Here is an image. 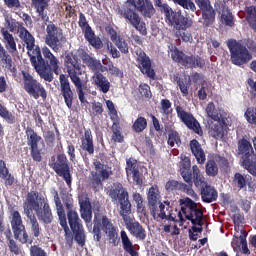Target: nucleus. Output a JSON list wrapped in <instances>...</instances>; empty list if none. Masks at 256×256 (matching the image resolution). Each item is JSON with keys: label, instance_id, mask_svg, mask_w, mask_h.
<instances>
[{"label": "nucleus", "instance_id": "obj_32", "mask_svg": "<svg viewBox=\"0 0 256 256\" xmlns=\"http://www.w3.org/2000/svg\"><path fill=\"white\" fill-rule=\"evenodd\" d=\"M0 179L4 180L5 187H11L15 183V177L9 172L6 162L0 159Z\"/></svg>", "mask_w": 256, "mask_h": 256}, {"label": "nucleus", "instance_id": "obj_27", "mask_svg": "<svg viewBox=\"0 0 256 256\" xmlns=\"http://www.w3.org/2000/svg\"><path fill=\"white\" fill-rule=\"evenodd\" d=\"M103 223H104V232L106 233L109 239L110 245H112V247H118L120 243V238L116 231L115 226L112 224L111 220L105 219L103 220Z\"/></svg>", "mask_w": 256, "mask_h": 256}, {"label": "nucleus", "instance_id": "obj_6", "mask_svg": "<svg viewBox=\"0 0 256 256\" xmlns=\"http://www.w3.org/2000/svg\"><path fill=\"white\" fill-rule=\"evenodd\" d=\"M227 45L231 53L232 64L236 66L248 64L252 60V54H256V42L249 38L245 39L243 43L230 39Z\"/></svg>", "mask_w": 256, "mask_h": 256}, {"label": "nucleus", "instance_id": "obj_53", "mask_svg": "<svg viewBox=\"0 0 256 256\" xmlns=\"http://www.w3.org/2000/svg\"><path fill=\"white\" fill-rule=\"evenodd\" d=\"M103 179H101L100 174L97 172H92V178H91V187L95 192H99L103 189Z\"/></svg>", "mask_w": 256, "mask_h": 256}, {"label": "nucleus", "instance_id": "obj_18", "mask_svg": "<svg viewBox=\"0 0 256 256\" xmlns=\"http://www.w3.org/2000/svg\"><path fill=\"white\" fill-rule=\"evenodd\" d=\"M131 213H132V209L120 215L122 216V219L126 225V228L131 233V235H133V237H136V239H139L140 241H145L147 237L146 230L138 221L135 220V218H132L130 216Z\"/></svg>", "mask_w": 256, "mask_h": 256}, {"label": "nucleus", "instance_id": "obj_16", "mask_svg": "<svg viewBox=\"0 0 256 256\" xmlns=\"http://www.w3.org/2000/svg\"><path fill=\"white\" fill-rule=\"evenodd\" d=\"M78 26L82 29L84 33V39L91 45L94 49L100 50L103 47V42L99 36L95 34L92 27L89 25L87 18L84 13L80 12L78 17Z\"/></svg>", "mask_w": 256, "mask_h": 256}, {"label": "nucleus", "instance_id": "obj_10", "mask_svg": "<svg viewBox=\"0 0 256 256\" xmlns=\"http://www.w3.org/2000/svg\"><path fill=\"white\" fill-rule=\"evenodd\" d=\"M239 155H242V167L252 176L256 177V155L252 144L246 138L238 141Z\"/></svg>", "mask_w": 256, "mask_h": 256}, {"label": "nucleus", "instance_id": "obj_14", "mask_svg": "<svg viewBox=\"0 0 256 256\" xmlns=\"http://www.w3.org/2000/svg\"><path fill=\"white\" fill-rule=\"evenodd\" d=\"M10 225L12 227V233H14V239H16V241L22 243V245H32L33 238L28 234L19 211H12V216L10 217Z\"/></svg>", "mask_w": 256, "mask_h": 256}, {"label": "nucleus", "instance_id": "obj_40", "mask_svg": "<svg viewBox=\"0 0 256 256\" xmlns=\"http://www.w3.org/2000/svg\"><path fill=\"white\" fill-rule=\"evenodd\" d=\"M161 195L158 188V185H152V187L149 189L147 200H148V206L161 203L160 201Z\"/></svg>", "mask_w": 256, "mask_h": 256}, {"label": "nucleus", "instance_id": "obj_33", "mask_svg": "<svg viewBox=\"0 0 256 256\" xmlns=\"http://www.w3.org/2000/svg\"><path fill=\"white\" fill-rule=\"evenodd\" d=\"M80 217L84 219L86 223H91L92 221V205L88 198L80 200Z\"/></svg>", "mask_w": 256, "mask_h": 256}, {"label": "nucleus", "instance_id": "obj_8", "mask_svg": "<svg viewBox=\"0 0 256 256\" xmlns=\"http://www.w3.org/2000/svg\"><path fill=\"white\" fill-rule=\"evenodd\" d=\"M154 4L165 15V22L173 26L176 30L186 29L192 26L188 17H185L181 11H174L168 3H163L162 0H154Z\"/></svg>", "mask_w": 256, "mask_h": 256}, {"label": "nucleus", "instance_id": "obj_47", "mask_svg": "<svg viewBox=\"0 0 256 256\" xmlns=\"http://www.w3.org/2000/svg\"><path fill=\"white\" fill-rule=\"evenodd\" d=\"M0 117L5 120L7 124L13 125L16 123L15 115L2 104H0Z\"/></svg>", "mask_w": 256, "mask_h": 256}, {"label": "nucleus", "instance_id": "obj_24", "mask_svg": "<svg viewBox=\"0 0 256 256\" xmlns=\"http://www.w3.org/2000/svg\"><path fill=\"white\" fill-rule=\"evenodd\" d=\"M106 32L109 34L111 41L116 45L122 54L129 53V45L123 36L118 34V32L112 26L106 27Z\"/></svg>", "mask_w": 256, "mask_h": 256}, {"label": "nucleus", "instance_id": "obj_1", "mask_svg": "<svg viewBox=\"0 0 256 256\" xmlns=\"http://www.w3.org/2000/svg\"><path fill=\"white\" fill-rule=\"evenodd\" d=\"M64 67L66 68L68 76L60 74V93L62 94V97H64L66 107H68V109H72L74 93L71 89L69 78L72 84H74V87H76L78 100H80V103L82 104L87 103L84 92V90L87 89V82L83 79L81 60L77 55L73 53L66 54V56H64Z\"/></svg>", "mask_w": 256, "mask_h": 256}, {"label": "nucleus", "instance_id": "obj_17", "mask_svg": "<svg viewBox=\"0 0 256 256\" xmlns=\"http://www.w3.org/2000/svg\"><path fill=\"white\" fill-rule=\"evenodd\" d=\"M52 170L56 172V175L62 177L64 181H66V185L71 187L72 185V175L69 166V160L67 159L65 154H58L56 157V162L51 165Z\"/></svg>", "mask_w": 256, "mask_h": 256}, {"label": "nucleus", "instance_id": "obj_34", "mask_svg": "<svg viewBox=\"0 0 256 256\" xmlns=\"http://www.w3.org/2000/svg\"><path fill=\"white\" fill-rule=\"evenodd\" d=\"M190 148L192 151L193 156H195L198 164H204L206 161V155L205 152L203 151L200 143L198 142V140L193 139L190 142Z\"/></svg>", "mask_w": 256, "mask_h": 256}, {"label": "nucleus", "instance_id": "obj_57", "mask_svg": "<svg viewBox=\"0 0 256 256\" xmlns=\"http://www.w3.org/2000/svg\"><path fill=\"white\" fill-rule=\"evenodd\" d=\"M133 201L137 204V212L143 214L145 212V204L142 195L138 192H134Z\"/></svg>", "mask_w": 256, "mask_h": 256}, {"label": "nucleus", "instance_id": "obj_43", "mask_svg": "<svg viewBox=\"0 0 256 256\" xmlns=\"http://www.w3.org/2000/svg\"><path fill=\"white\" fill-rule=\"evenodd\" d=\"M60 227L64 229V241H66V247L68 249H72L73 247V234L69 229V226L67 224V218L64 220H60Z\"/></svg>", "mask_w": 256, "mask_h": 256}, {"label": "nucleus", "instance_id": "obj_19", "mask_svg": "<svg viewBox=\"0 0 256 256\" xmlns=\"http://www.w3.org/2000/svg\"><path fill=\"white\" fill-rule=\"evenodd\" d=\"M176 112L178 118L189 130L193 131L200 137L203 136L201 125L192 113L185 111V109L180 105L176 106Z\"/></svg>", "mask_w": 256, "mask_h": 256}, {"label": "nucleus", "instance_id": "obj_38", "mask_svg": "<svg viewBox=\"0 0 256 256\" xmlns=\"http://www.w3.org/2000/svg\"><path fill=\"white\" fill-rule=\"evenodd\" d=\"M150 213L155 220L166 218V212H164L165 205L162 202L156 203L154 205H148Z\"/></svg>", "mask_w": 256, "mask_h": 256}, {"label": "nucleus", "instance_id": "obj_2", "mask_svg": "<svg viewBox=\"0 0 256 256\" xmlns=\"http://www.w3.org/2000/svg\"><path fill=\"white\" fill-rule=\"evenodd\" d=\"M31 6L36 11V22L46 25V38L44 43L50 47L54 53H59L67 42L63 29L50 21L49 6L50 0H30Z\"/></svg>", "mask_w": 256, "mask_h": 256}, {"label": "nucleus", "instance_id": "obj_41", "mask_svg": "<svg viewBox=\"0 0 256 256\" xmlns=\"http://www.w3.org/2000/svg\"><path fill=\"white\" fill-rule=\"evenodd\" d=\"M96 173L101 175L103 181L108 180L112 175V170L107 165L105 166L101 161L97 160L94 162Z\"/></svg>", "mask_w": 256, "mask_h": 256}, {"label": "nucleus", "instance_id": "obj_42", "mask_svg": "<svg viewBox=\"0 0 256 256\" xmlns=\"http://www.w3.org/2000/svg\"><path fill=\"white\" fill-rule=\"evenodd\" d=\"M246 13V21L250 25V28L256 32V6H246L245 7Z\"/></svg>", "mask_w": 256, "mask_h": 256}, {"label": "nucleus", "instance_id": "obj_61", "mask_svg": "<svg viewBox=\"0 0 256 256\" xmlns=\"http://www.w3.org/2000/svg\"><path fill=\"white\" fill-rule=\"evenodd\" d=\"M161 110L164 115L169 116L172 114V102L169 99H162L161 100Z\"/></svg>", "mask_w": 256, "mask_h": 256}, {"label": "nucleus", "instance_id": "obj_36", "mask_svg": "<svg viewBox=\"0 0 256 256\" xmlns=\"http://www.w3.org/2000/svg\"><path fill=\"white\" fill-rule=\"evenodd\" d=\"M164 204L167 206L166 210L168 213H166V218H165L167 221H174V223H178V220H177V215H178L180 223H185L186 220L183 217L182 211L173 209L169 201H165Z\"/></svg>", "mask_w": 256, "mask_h": 256}, {"label": "nucleus", "instance_id": "obj_11", "mask_svg": "<svg viewBox=\"0 0 256 256\" xmlns=\"http://www.w3.org/2000/svg\"><path fill=\"white\" fill-rule=\"evenodd\" d=\"M22 81L24 82V91H26L30 97L34 100H39V98H42V101L47 100V90L28 71L22 70Z\"/></svg>", "mask_w": 256, "mask_h": 256}, {"label": "nucleus", "instance_id": "obj_50", "mask_svg": "<svg viewBox=\"0 0 256 256\" xmlns=\"http://www.w3.org/2000/svg\"><path fill=\"white\" fill-rule=\"evenodd\" d=\"M5 24L7 25V29L10 30V32L12 33L17 31V33L19 34L22 28H25L23 23L17 21L16 19H5Z\"/></svg>", "mask_w": 256, "mask_h": 256}, {"label": "nucleus", "instance_id": "obj_39", "mask_svg": "<svg viewBox=\"0 0 256 256\" xmlns=\"http://www.w3.org/2000/svg\"><path fill=\"white\" fill-rule=\"evenodd\" d=\"M121 239L123 248L126 251V253H129V255L131 256H138V253L136 252L134 245L131 242L125 230L121 231Z\"/></svg>", "mask_w": 256, "mask_h": 256}, {"label": "nucleus", "instance_id": "obj_23", "mask_svg": "<svg viewBox=\"0 0 256 256\" xmlns=\"http://www.w3.org/2000/svg\"><path fill=\"white\" fill-rule=\"evenodd\" d=\"M0 65L3 69L12 73V77H17V67L9 52L0 44Z\"/></svg>", "mask_w": 256, "mask_h": 256}, {"label": "nucleus", "instance_id": "obj_31", "mask_svg": "<svg viewBox=\"0 0 256 256\" xmlns=\"http://www.w3.org/2000/svg\"><path fill=\"white\" fill-rule=\"evenodd\" d=\"M180 174L185 182H190V177H192L191 171V160L187 156H182L179 162Z\"/></svg>", "mask_w": 256, "mask_h": 256}, {"label": "nucleus", "instance_id": "obj_64", "mask_svg": "<svg viewBox=\"0 0 256 256\" xmlns=\"http://www.w3.org/2000/svg\"><path fill=\"white\" fill-rule=\"evenodd\" d=\"M30 256H48V254L39 245H34L30 246Z\"/></svg>", "mask_w": 256, "mask_h": 256}, {"label": "nucleus", "instance_id": "obj_28", "mask_svg": "<svg viewBox=\"0 0 256 256\" xmlns=\"http://www.w3.org/2000/svg\"><path fill=\"white\" fill-rule=\"evenodd\" d=\"M201 200L203 203L211 204L218 199V192L215 187L206 184L200 190Z\"/></svg>", "mask_w": 256, "mask_h": 256}, {"label": "nucleus", "instance_id": "obj_26", "mask_svg": "<svg viewBox=\"0 0 256 256\" xmlns=\"http://www.w3.org/2000/svg\"><path fill=\"white\" fill-rule=\"evenodd\" d=\"M226 121L227 118H221L218 120H214V123L210 125V134L214 139H223L228 127Z\"/></svg>", "mask_w": 256, "mask_h": 256}, {"label": "nucleus", "instance_id": "obj_15", "mask_svg": "<svg viewBox=\"0 0 256 256\" xmlns=\"http://www.w3.org/2000/svg\"><path fill=\"white\" fill-rule=\"evenodd\" d=\"M181 212L185 215V221H191L192 225H203V212L198 208V205L191 198L181 199Z\"/></svg>", "mask_w": 256, "mask_h": 256}, {"label": "nucleus", "instance_id": "obj_45", "mask_svg": "<svg viewBox=\"0 0 256 256\" xmlns=\"http://www.w3.org/2000/svg\"><path fill=\"white\" fill-rule=\"evenodd\" d=\"M221 22L227 27H234L235 20L232 12L228 8H224L221 14Z\"/></svg>", "mask_w": 256, "mask_h": 256}, {"label": "nucleus", "instance_id": "obj_3", "mask_svg": "<svg viewBox=\"0 0 256 256\" xmlns=\"http://www.w3.org/2000/svg\"><path fill=\"white\" fill-rule=\"evenodd\" d=\"M136 10L144 18L151 19L155 15L156 9L151 0H127L124 6L118 9V14L126 19L140 35L147 36V25Z\"/></svg>", "mask_w": 256, "mask_h": 256}, {"label": "nucleus", "instance_id": "obj_4", "mask_svg": "<svg viewBox=\"0 0 256 256\" xmlns=\"http://www.w3.org/2000/svg\"><path fill=\"white\" fill-rule=\"evenodd\" d=\"M30 63H32V67H34L40 79L48 83L53 82V73L59 75V59L47 46L42 47V51L39 48L30 59Z\"/></svg>", "mask_w": 256, "mask_h": 256}, {"label": "nucleus", "instance_id": "obj_22", "mask_svg": "<svg viewBox=\"0 0 256 256\" xmlns=\"http://www.w3.org/2000/svg\"><path fill=\"white\" fill-rule=\"evenodd\" d=\"M20 40L26 44V50H28V57L30 60L33 58L34 54L40 49L39 45H35V37L29 32V30L24 27L18 33Z\"/></svg>", "mask_w": 256, "mask_h": 256}, {"label": "nucleus", "instance_id": "obj_60", "mask_svg": "<svg viewBox=\"0 0 256 256\" xmlns=\"http://www.w3.org/2000/svg\"><path fill=\"white\" fill-rule=\"evenodd\" d=\"M174 81L177 83L178 87L180 88L183 97H187L189 95L188 84L183 79H181L179 76H175Z\"/></svg>", "mask_w": 256, "mask_h": 256}, {"label": "nucleus", "instance_id": "obj_63", "mask_svg": "<svg viewBox=\"0 0 256 256\" xmlns=\"http://www.w3.org/2000/svg\"><path fill=\"white\" fill-rule=\"evenodd\" d=\"M245 116L250 124L256 125V108L249 107L245 112Z\"/></svg>", "mask_w": 256, "mask_h": 256}, {"label": "nucleus", "instance_id": "obj_21", "mask_svg": "<svg viewBox=\"0 0 256 256\" xmlns=\"http://www.w3.org/2000/svg\"><path fill=\"white\" fill-rule=\"evenodd\" d=\"M136 55V62L138 63V68L140 69L141 73L146 75L148 78L155 80L156 72L152 68V61L150 57L141 48L136 51Z\"/></svg>", "mask_w": 256, "mask_h": 256}, {"label": "nucleus", "instance_id": "obj_51", "mask_svg": "<svg viewBox=\"0 0 256 256\" xmlns=\"http://www.w3.org/2000/svg\"><path fill=\"white\" fill-rule=\"evenodd\" d=\"M54 203L56 204V213L58 214L59 221H63L64 219H67L64 207L62 205L61 199L56 192V195H54Z\"/></svg>", "mask_w": 256, "mask_h": 256}, {"label": "nucleus", "instance_id": "obj_59", "mask_svg": "<svg viewBox=\"0 0 256 256\" xmlns=\"http://www.w3.org/2000/svg\"><path fill=\"white\" fill-rule=\"evenodd\" d=\"M174 4L181 6L186 10H191L195 12L196 6L192 0H172Z\"/></svg>", "mask_w": 256, "mask_h": 256}, {"label": "nucleus", "instance_id": "obj_9", "mask_svg": "<svg viewBox=\"0 0 256 256\" xmlns=\"http://www.w3.org/2000/svg\"><path fill=\"white\" fill-rule=\"evenodd\" d=\"M64 207L67 212L66 217H68V225H70V229H72V233H74V241H76L80 247H84L86 243L85 230L77 211L74 210L73 202L71 200L64 202Z\"/></svg>", "mask_w": 256, "mask_h": 256}, {"label": "nucleus", "instance_id": "obj_29", "mask_svg": "<svg viewBox=\"0 0 256 256\" xmlns=\"http://www.w3.org/2000/svg\"><path fill=\"white\" fill-rule=\"evenodd\" d=\"M104 220L111 221V219L108 218L106 215H101V214L95 215L94 228H93L95 241L99 242L102 239L101 229H103L104 231Z\"/></svg>", "mask_w": 256, "mask_h": 256}, {"label": "nucleus", "instance_id": "obj_46", "mask_svg": "<svg viewBox=\"0 0 256 256\" xmlns=\"http://www.w3.org/2000/svg\"><path fill=\"white\" fill-rule=\"evenodd\" d=\"M30 235H32L34 239H39V237H43V229L39 224L37 218L30 221Z\"/></svg>", "mask_w": 256, "mask_h": 256}, {"label": "nucleus", "instance_id": "obj_44", "mask_svg": "<svg viewBox=\"0 0 256 256\" xmlns=\"http://www.w3.org/2000/svg\"><path fill=\"white\" fill-rule=\"evenodd\" d=\"M147 126H148L147 119L143 116H139L135 120V122L132 126V130H133L134 133L140 134V133H142L143 131L146 130Z\"/></svg>", "mask_w": 256, "mask_h": 256}, {"label": "nucleus", "instance_id": "obj_62", "mask_svg": "<svg viewBox=\"0 0 256 256\" xmlns=\"http://www.w3.org/2000/svg\"><path fill=\"white\" fill-rule=\"evenodd\" d=\"M139 92L141 96L145 97L146 99L152 98L151 88L147 83H141L139 85Z\"/></svg>", "mask_w": 256, "mask_h": 256}, {"label": "nucleus", "instance_id": "obj_13", "mask_svg": "<svg viewBox=\"0 0 256 256\" xmlns=\"http://www.w3.org/2000/svg\"><path fill=\"white\" fill-rule=\"evenodd\" d=\"M108 196L112 201L118 202L120 205L119 214L126 213L132 210L131 202L129 201V192L120 182H115L108 190Z\"/></svg>", "mask_w": 256, "mask_h": 256}, {"label": "nucleus", "instance_id": "obj_5", "mask_svg": "<svg viewBox=\"0 0 256 256\" xmlns=\"http://www.w3.org/2000/svg\"><path fill=\"white\" fill-rule=\"evenodd\" d=\"M78 57L82 60V64L92 71L94 74L93 80L95 85L100 88V91L107 94L110 91L111 83L101 72H104L103 65L93 53L85 49H78Z\"/></svg>", "mask_w": 256, "mask_h": 256}, {"label": "nucleus", "instance_id": "obj_30", "mask_svg": "<svg viewBox=\"0 0 256 256\" xmlns=\"http://www.w3.org/2000/svg\"><path fill=\"white\" fill-rule=\"evenodd\" d=\"M202 11V18H203V24L205 27H209L213 25L216 18V13L214 8L211 6L210 3L206 4V6L200 7Z\"/></svg>", "mask_w": 256, "mask_h": 256}, {"label": "nucleus", "instance_id": "obj_48", "mask_svg": "<svg viewBox=\"0 0 256 256\" xmlns=\"http://www.w3.org/2000/svg\"><path fill=\"white\" fill-rule=\"evenodd\" d=\"M219 168L217 161L214 159H209L206 163V174L209 177H216L218 175Z\"/></svg>", "mask_w": 256, "mask_h": 256}, {"label": "nucleus", "instance_id": "obj_49", "mask_svg": "<svg viewBox=\"0 0 256 256\" xmlns=\"http://www.w3.org/2000/svg\"><path fill=\"white\" fill-rule=\"evenodd\" d=\"M206 113L208 117L211 118L213 121H218L220 119H223L221 113L218 112L213 102L208 103L206 107Z\"/></svg>", "mask_w": 256, "mask_h": 256}, {"label": "nucleus", "instance_id": "obj_54", "mask_svg": "<svg viewBox=\"0 0 256 256\" xmlns=\"http://www.w3.org/2000/svg\"><path fill=\"white\" fill-rule=\"evenodd\" d=\"M104 65L106 66V70L110 72L112 76L123 77V71L120 68L116 67L113 61L106 60L104 61Z\"/></svg>", "mask_w": 256, "mask_h": 256}, {"label": "nucleus", "instance_id": "obj_25", "mask_svg": "<svg viewBox=\"0 0 256 256\" xmlns=\"http://www.w3.org/2000/svg\"><path fill=\"white\" fill-rule=\"evenodd\" d=\"M80 149L89 156L95 154L94 137L90 128L84 129V135L80 137Z\"/></svg>", "mask_w": 256, "mask_h": 256}, {"label": "nucleus", "instance_id": "obj_52", "mask_svg": "<svg viewBox=\"0 0 256 256\" xmlns=\"http://www.w3.org/2000/svg\"><path fill=\"white\" fill-rule=\"evenodd\" d=\"M185 183H187V184H185ZM185 183L180 182L178 191H181V192L187 194L188 196L193 197L195 195V192L193 190L192 176H190V181H185Z\"/></svg>", "mask_w": 256, "mask_h": 256}, {"label": "nucleus", "instance_id": "obj_20", "mask_svg": "<svg viewBox=\"0 0 256 256\" xmlns=\"http://www.w3.org/2000/svg\"><path fill=\"white\" fill-rule=\"evenodd\" d=\"M26 138L28 140V146H30V156H32V160L36 163H41L43 158L38 144L42 140V137L39 136L32 127H27Z\"/></svg>", "mask_w": 256, "mask_h": 256}, {"label": "nucleus", "instance_id": "obj_35", "mask_svg": "<svg viewBox=\"0 0 256 256\" xmlns=\"http://www.w3.org/2000/svg\"><path fill=\"white\" fill-rule=\"evenodd\" d=\"M0 33L3 37V40L5 41V48L10 52V53H15L17 51V44L15 42V38L13 34H11L8 30L5 28L0 29Z\"/></svg>", "mask_w": 256, "mask_h": 256}, {"label": "nucleus", "instance_id": "obj_7", "mask_svg": "<svg viewBox=\"0 0 256 256\" xmlns=\"http://www.w3.org/2000/svg\"><path fill=\"white\" fill-rule=\"evenodd\" d=\"M26 201H28V206L34 209L36 212V217H38V221L44 223V225H51L54 220L52 209L47 201V199L37 191L28 192V196L26 197Z\"/></svg>", "mask_w": 256, "mask_h": 256}, {"label": "nucleus", "instance_id": "obj_37", "mask_svg": "<svg viewBox=\"0 0 256 256\" xmlns=\"http://www.w3.org/2000/svg\"><path fill=\"white\" fill-rule=\"evenodd\" d=\"M192 182L198 189H201L208 185V182L206 181L205 177L203 176L197 165H194L192 167Z\"/></svg>", "mask_w": 256, "mask_h": 256}, {"label": "nucleus", "instance_id": "obj_12", "mask_svg": "<svg viewBox=\"0 0 256 256\" xmlns=\"http://www.w3.org/2000/svg\"><path fill=\"white\" fill-rule=\"evenodd\" d=\"M171 58L174 62L180 64L185 69H203L206 66V61L203 57L195 54L187 55L178 48L174 49Z\"/></svg>", "mask_w": 256, "mask_h": 256}, {"label": "nucleus", "instance_id": "obj_55", "mask_svg": "<svg viewBox=\"0 0 256 256\" xmlns=\"http://www.w3.org/2000/svg\"><path fill=\"white\" fill-rule=\"evenodd\" d=\"M112 133H113L112 140L114 141V143L124 142V136L122 135L121 127L119 123L114 122L112 126Z\"/></svg>", "mask_w": 256, "mask_h": 256}, {"label": "nucleus", "instance_id": "obj_56", "mask_svg": "<svg viewBox=\"0 0 256 256\" xmlns=\"http://www.w3.org/2000/svg\"><path fill=\"white\" fill-rule=\"evenodd\" d=\"M139 171V166H138V163H137V160L134 159V158H129L127 159L126 161V174H127V177H131V174L132 173H135Z\"/></svg>", "mask_w": 256, "mask_h": 256}, {"label": "nucleus", "instance_id": "obj_58", "mask_svg": "<svg viewBox=\"0 0 256 256\" xmlns=\"http://www.w3.org/2000/svg\"><path fill=\"white\" fill-rule=\"evenodd\" d=\"M175 144L179 147L182 142L179 133L177 131H172L169 133L168 145L173 148Z\"/></svg>", "mask_w": 256, "mask_h": 256}]
</instances>
